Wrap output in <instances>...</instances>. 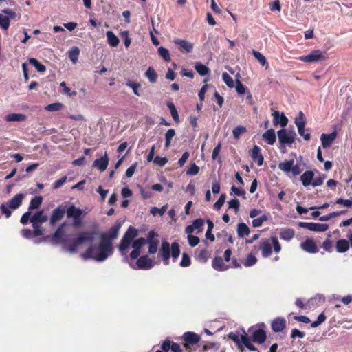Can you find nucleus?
Returning <instances> with one entry per match:
<instances>
[{"label": "nucleus", "instance_id": "f257e3e1", "mask_svg": "<svg viewBox=\"0 0 352 352\" xmlns=\"http://www.w3.org/2000/svg\"><path fill=\"white\" fill-rule=\"evenodd\" d=\"M266 328L267 326L264 322H259L248 329V333L250 336L248 335L244 329H243V334L241 335V337L234 332L229 333L228 336L236 344L240 352L244 351V347L250 351L259 352L258 349L252 342L259 344H263L267 339Z\"/></svg>", "mask_w": 352, "mask_h": 352}, {"label": "nucleus", "instance_id": "f03ea898", "mask_svg": "<svg viewBox=\"0 0 352 352\" xmlns=\"http://www.w3.org/2000/svg\"><path fill=\"white\" fill-rule=\"evenodd\" d=\"M138 235V230L135 228L130 226L124 235L123 236L119 245V251L122 255H125L127 250L131 245L133 250L130 253V258L133 260L138 258L140 254V249L147 243V238H139L133 241V239Z\"/></svg>", "mask_w": 352, "mask_h": 352}, {"label": "nucleus", "instance_id": "7ed1b4c3", "mask_svg": "<svg viewBox=\"0 0 352 352\" xmlns=\"http://www.w3.org/2000/svg\"><path fill=\"white\" fill-rule=\"evenodd\" d=\"M113 254V244L107 239H101L98 245H90L83 253L84 258H91L96 262L105 261Z\"/></svg>", "mask_w": 352, "mask_h": 352}, {"label": "nucleus", "instance_id": "20e7f679", "mask_svg": "<svg viewBox=\"0 0 352 352\" xmlns=\"http://www.w3.org/2000/svg\"><path fill=\"white\" fill-rule=\"evenodd\" d=\"M179 254V245L177 241H174L170 245L167 241H163L159 249L157 256L168 264L170 258H172V261L175 263Z\"/></svg>", "mask_w": 352, "mask_h": 352}, {"label": "nucleus", "instance_id": "39448f33", "mask_svg": "<svg viewBox=\"0 0 352 352\" xmlns=\"http://www.w3.org/2000/svg\"><path fill=\"white\" fill-rule=\"evenodd\" d=\"M94 238V233L93 232H82L78 235L76 239L71 242L65 240H62V241L65 243V246L67 247L69 252H75L82 243L91 242Z\"/></svg>", "mask_w": 352, "mask_h": 352}, {"label": "nucleus", "instance_id": "423d86ee", "mask_svg": "<svg viewBox=\"0 0 352 352\" xmlns=\"http://www.w3.org/2000/svg\"><path fill=\"white\" fill-rule=\"evenodd\" d=\"M25 198V195L23 193H18L14 195L11 199H10L6 203H3L0 206L1 212L6 215V218H9L11 214L12 210H16L20 207L21 205L23 199Z\"/></svg>", "mask_w": 352, "mask_h": 352}, {"label": "nucleus", "instance_id": "0eeeda50", "mask_svg": "<svg viewBox=\"0 0 352 352\" xmlns=\"http://www.w3.org/2000/svg\"><path fill=\"white\" fill-rule=\"evenodd\" d=\"M181 340L183 341L184 347L187 352H193L195 349L192 346L200 342L201 336L195 332L186 331L182 335Z\"/></svg>", "mask_w": 352, "mask_h": 352}, {"label": "nucleus", "instance_id": "6e6552de", "mask_svg": "<svg viewBox=\"0 0 352 352\" xmlns=\"http://www.w3.org/2000/svg\"><path fill=\"white\" fill-rule=\"evenodd\" d=\"M277 135L281 146L294 143L296 136V133L293 128L291 129H280L277 132Z\"/></svg>", "mask_w": 352, "mask_h": 352}, {"label": "nucleus", "instance_id": "1a4fd4ad", "mask_svg": "<svg viewBox=\"0 0 352 352\" xmlns=\"http://www.w3.org/2000/svg\"><path fill=\"white\" fill-rule=\"evenodd\" d=\"M327 58V54L325 52H322L319 50L312 51L310 54L306 56L299 57L301 61L307 63H316L324 60Z\"/></svg>", "mask_w": 352, "mask_h": 352}, {"label": "nucleus", "instance_id": "9d476101", "mask_svg": "<svg viewBox=\"0 0 352 352\" xmlns=\"http://www.w3.org/2000/svg\"><path fill=\"white\" fill-rule=\"evenodd\" d=\"M158 236L153 230H151L147 235V243L148 245V252L149 254H154L157 252L159 240L155 239Z\"/></svg>", "mask_w": 352, "mask_h": 352}, {"label": "nucleus", "instance_id": "9b49d317", "mask_svg": "<svg viewBox=\"0 0 352 352\" xmlns=\"http://www.w3.org/2000/svg\"><path fill=\"white\" fill-rule=\"evenodd\" d=\"M298 226L300 228L314 232H324L329 228V226L327 224L311 222H300Z\"/></svg>", "mask_w": 352, "mask_h": 352}, {"label": "nucleus", "instance_id": "f8f14e48", "mask_svg": "<svg viewBox=\"0 0 352 352\" xmlns=\"http://www.w3.org/2000/svg\"><path fill=\"white\" fill-rule=\"evenodd\" d=\"M174 43L178 46L179 50L190 53L192 51L194 45L185 39L176 38L174 40Z\"/></svg>", "mask_w": 352, "mask_h": 352}, {"label": "nucleus", "instance_id": "ddd939ff", "mask_svg": "<svg viewBox=\"0 0 352 352\" xmlns=\"http://www.w3.org/2000/svg\"><path fill=\"white\" fill-rule=\"evenodd\" d=\"M109 161L107 153L105 152L103 156L94 162L93 167L98 168L100 172H104L108 166Z\"/></svg>", "mask_w": 352, "mask_h": 352}, {"label": "nucleus", "instance_id": "4468645a", "mask_svg": "<svg viewBox=\"0 0 352 352\" xmlns=\"http://www.w3.org/2000/svg\"><path fill=\"white\" fill-rule=\"evenodd\" d=\"M300 248L305 252L311 254L318 252V246L316 245L314 240L312 239H307L304 242L301 243Z\"/></svg>", "mask_w": 352, "mask_h": 352}, {"label": "nucleus", "instance_id": "2eb2a0df", "mask_svg": "<svg viewBox=\"0 0 352 352\" xmlns=\"http://www.w3.org/2000/svg\"><path fill=\"white\" fill-rule=\"evenodd\" d=\"M271 327L274 332H280L286 328V320L283 317H277L272 321Z\"/></svg>", "mask_w": 352, "mask_h": 352}, {"label": "nucleus", "instance_id": "dca6fc26", "mask_svg": "<svg viewBox=\"0 0 352 352\" xmlns=\"http://www.w3.org/2000/svg\"><path fill=\"white\" fill-rule=\"evenodd\" d=\"M120 228L121 224L117 223L116 226L111 227L107 233L102 234V239H107L110 243H112V241L118 237Z\"/></svg>", "mask_w": 352, "mask_h": 352}, {"label": "nucleus", "instance_id": "f3484780", "mask_svg": "<svg viewBox=\"0 0 352 352\" xmlns=\"http://www.w3.org/2000/svg\"><path fill=\"white\" fill-rule=\"evenodd\" d=\"M273 116V124L275 126L280 125L282 127H285L288 123V119L283 113L280 114L278 111H274L272 113Z\"/></svg>", "mask_w": 352, "mask_h": 352}, {"label": "nucleus", "instance_id": "a211bd4d", "mask_svg": "<svg viewBox=\"0 0 352 352\" xmlns=\"http://www.w3.org/2000/svg\"><path fill=\"white\" fill-rule=\"evenodd\" d=\"M65 213V209L60 206L54 209L50 219V224L54 226L57 221H60Z\"/></svg>", "mask_w": 352, "mask_h": 352}, {"label": "nucleus", "instance_id": "6ab92c4d", "mask_svg": "<svg viewBox=\"0 0 352 352\" xmlns=\"http://www.w3.org/2000/svg\"><path fill=\"white\" fill-rule=\"evenodd\" d=\"M250 155L252 160L256 162L259 166L263 165L264 158L261 153V148L258 146L255 145L253 147Z\"/></svg>", "mask_w": 352, "mask_h": 352}, {"label": "nucleus", "instance_id": "aec40b11", "mask_svg": "<svg viewBox=\"0 0 352 352\" xmlns=\"http://www.w3.org/2000/svg\"><path fill=\"white\" fill-rule=\"evenodd\" d=\"M337 134L336 132H332L330 134L322 133L320 137V140L322 142V145L323 148L329 147L333 142L336 138Z\"/></svg>", "mask_w": 352, "mask_h": 352}, {"label": "nucleus", "instance_id": "412c9836", "mask_svg": "<svg viewBox=\"0 0 352 352\" xmlns=\"http://www.w3.org/2000/svg\"><path fill=\"white\" fill-rule=\"evenodd\" d=\"M47 219H48V217H47V215L44 214V211L39 210L32 216V217L30 219V222L31 223L37 222L38 223H43L46 222L47 221Z\"/></svg>", "mask_w": 352, "mask_h": 352}, {"label": "nucleus", "instance_id": "4be33fe9", "mask_svg": "<svg viewBox=\"0 0 352 352\" xmlns=\"http://www.w3.org/2000/svg\"><path fill=\"white\" fill-rule=\"evenodd\" d=\"M314 173L313 171L307 170L301 176L300 180L304 186L311 185L314 179Z\"/></svg>", "mask_w": 352, "mask_h": 352}, {"label": "nucleus", "instance_id": "5701e85b", "mask_svg": "<svg viewBox=\"0 0 352 352\" xmlns=\"http://www.w3.org/2000/svg\"><path fill=\"white\" fill-rule=\"evenodd\" d=\"M263 138L270 145H273L276 140L275 131L274 129H268L263 134Z\"/></svg>", "mask_w": 352, "mask_h": 352}, {"label": "nucleus", "instance_id": "b1692460", "mask_svg": "<svg viewBox=\"0 0 352 352\" xmlns=\"http://www.w3.org/2000/svg\"><path fill=\"white\" fill-rule=\"evenodd\" d=\"M26 118V116L23 113H10L5 117V120L6 122H24Z\"/></svg>", "mask_w": 352, "mask_h": 352}, {"label": "nucleus", "instance_id": "393cba45", "mask_svg": "<svg viewBox=\"0 0 352 352\" xmlns=\"http://www.w3.org/2000/svg\"><path fill=\"white\" fill-rule=\"evenodd\" d=\"M260 249L264 257L269 256L272 252V243L265 240L261 243Z\"/></svg>", "mask_w": 352, "mask_h": 352}, {"label": "nucleus", "instance_id": "a878e982", "mask_svg": "<svg viewBox=\"0 0 352 352\" xmlns=\"http://www.w3.org/2000/svg\"><path fill=\"white\" fill-rule=\"evenodd\" d=\"M65 212H67V215L69 218L80 217L83 212L81 209L75 207L74 205L69 207Z\"/></svg>", "mask_w": 352, "mask_h": 352}, {"label": "nucleus", "instance_id": "bb28decb", "mask_svg": "<svg viewBox=\"0 0 352 352\" xmlns=\"http://www.w3.org/2000/svg\"><path fill=\"white\" fill-rule=\"evenodd\" d=\"M294 230L290 228H283L280 232V237L281 239L289 241L294 236Z\"/></svg>", "mask_w": 352, "mask_h": 352}, {"label": "nucleus", "instance_id": "cd10ccee", "mask_svg": "<svg viewBox=\"0 0 352 352\" xmlns=\"http://www.w3.org/2000/svg\"><path fill=\"white\" fill-rule=\"evenodd\" d=\"M196 257L199 262L206 263L210 257L209 251L206 249L197 250L196 252Z\"/></svg>", "mask_w": 352, "mask_h": 352}, {"label": "nucleus", "instance_id": "c85d7f7f", "mask_svg": "<svg viewBox=\"0 0 352 352\" xmlns=\"http://www.w3.org/2000/svg\"><path fill=\"white\" fill-rule=\"evenodd\" d=\"M106 34L108 43L112 47L118 46L120 42L118 37L112 31H107Z\"/></svg>", "mask_w": 352, "mask_h": 352}, {"label": "nucleus", "instance_id": "c756f323", "mask_svg": "<svg viewBox=\"0 0 352 352\" xmlns=\"http://www.w3.org/2000/svg\"><path fill=\"white\" fill-rule=\"evenodd\" d=\"M349 248V241L346 239H340L336 243V250L338 252H345Z\"/></svg>", "mask_w": 352, "mask_h": 352}, {"label": "nucleus", "instance_id": "7c9ffc66", "mask_svg": "<svg viewBox=\"0 0 352 352\" xmlns=\"http://www.w3.org/2000/svg\"><path fill=\"white\" fill-rule=\"evenodd\" d=\"M237 234L240 237H244L249 235L250 229L248 226L244 223H240L238 224Z\"/></svg>", "mask_w": 352, "mask_h": 352}, {"label": "nucleus", "instance_id": "2f4dec72", "mask_svg": "<svg viewBox=\"0 0 352 352\" xmlns=\"http://www.w3.org/2000/svg\"><path fill=\"white\" fill-rule=\"evenodd\" d=\"M43 197L41 196H36L30 201L28 210L31 211L32 210L38 208L41 205Z\"/></svg>", "mask_w": 352, "mask_h": 352}, {"label": "nucleus", "instance_id": "473e14b6", "mask_svg": "<svg viewBox=\"0 0 352 352\" xmlns=\"http://www.w3.org/2000/svg\"><path fill=\"white\" fill-rule=\"evenodd\" d=\"M195 68L197 72L200 76H202L207 75L210 72V69L208 67H206L205 65H204L199 62H197L195 63Z\"/></svg>", "mask_w": 352, "mask_h": 352}, {"label": "nucleus", "instance_id": "72a5a7b5", "mask_svg": "<svg viewBox=\"0 0 352 352\" xmlns=\"http://www.w3.org/2000/svg\"><path fill=\"white\" fill-rule=\"evenodd\" d=\"M294 164V160H289V161H285V162L280 163L278 165V168L281 170H283L285 173H289L292 170Z\"/></svg>", "mask_w": 352, "mask_h": 352}, {"label": "nucleus", "instance_id": "f704fd0d", "mask_svg": "<svg viewBox=\"0 0 352 352\" xmlns=\"http://www.w3.org/2000/svg\"><path fill=\"white\" fill-rule=\"evenodd\" d=\"M80 54V50L77 47H73L68 52V57L73 63H76L78 60Z\"/></svg>", "mask_w": 352, "mask_h": 352}, {"label": "nucleus", "instance_id": "c9c22d12", "mask_svg": "<svg viewBox=\"0 0 352 352\" xmlns=\"http://www.w3.org/2000/svg\"><path fill=\"white\" fill-rule=\"evenodd\" d=\"M29 62L39 72H43L46 70L45 66L44 65L41 64L37 59H36L34 58H30Z\"/></svg>", "mask_w": 352, "mask_h": 352}, {"label": "nucleus", "instance_id": "e433bc0d", "mask_svg": "<svg viewBox=\"0 0 352 352\" xmlns=\"http://www.w3.org/2000/svg\"><path fill=\"white\" fill-rule=\"evenodd\" d=\"M145 76L148 78L149 81L152 83L155 82L157 79V74L153 68L149 67L145 72Z\"/></svg>", "mask_w": 352, "mask_h": 352}, {"label": "nucleus", "instance_id": "4c0bfd02", "mask_svg": "<svg viewBox=\"0 0 352 352\" xmlns=\"http://www.w3.org/2000/svg\"><path fill=\"white\" fill-rule=\"evenodd\" d=\"M159 55L166 61L170 60V56L168 49L164 47H160L157 50Z\"/></svg>", "mask_w": 352, "mask_h": 352}, {"label": "nucleus", "instance_id": "58836bf2", "mask_svg": "<svg viewBox=\"0 0 352 352\" xmlns=\"http://www.w3.org/2000/svg\"><path fill=\"white\" fill-rule=\"evenodd\" d=\"M175 135V129H170L165 133V146L169 147L173 138Z\"/></svg>", "mask_w": 352, "mask_h": 352}, {"label": "nucleus", "instance_id": "ea45409f", "mask_svg": "<svg viewBox=\"0 0 352 352\" xmlns=\"http://www.w3.org/2000/svg\"><path fill=\"white\" fill-rule=\"evenodd\" d=\"M10 23L9 16L0 13V27L3 30H8Z\"/></svg>", "mask_w": 352, "mask_h": 352}, {"label": "nucleus", "instance_id": "a19ab883", "mask_svg": "<svg viewBox=\"0 0 352 352\" xmlns=\"http://www.w3.org/2000/svg\"><path fill=\"white\" fill-rule=\"evenodd\" d=\"M222 78L226 85L230 87L233 88L234 87V83L232 78L226 72H223L222 74Z\"/></svg>", "mask_w": 352, "mask_h": 352}, {"label": "nucleus", "instance_id": "79ce46f5", "mask_svg": "<svg viewBox=\"0 0 352 352\" xmlns=\"http://www.w3.org/2000/svg\"><path fill=\"white\" fill-rule=\"evenodd\" d=\"M295 124L298 129H302V127L305 126V121L304 114L302 111L299 113V117L295 120Z\"/></svg>", "mask_w": 352, "mask_h": 352}, {"label": "nucleus", "instance_id": "37998d69", "mask_svg": "<svg viewBox=\"0 0 352 352\" xmlns=\"http://www.w3.org/2000/svg\"><path fill=\"white\" fill-rule=\"evenodd\" d=\"M252 54L262 66H264L267 63L266 58L261 52L253 50Z\"/></svg>", "mask_w": 352, "mask_h": 352}, {"label": "nucleus", "instance_id": "c03bdc74", "mask_svg": "<svg viewBox=\"0 0 352 352\" xmlns=\"http://www.w3.org/2000/svg\"><path fill=\"white\" fill-rule=\"evenodd\" d=\"M247 131L246 128L245 126H237L234 128L232 131L233 136L235 139H239L240 136L245 133Z\"/></svg>", "mask_w": 352, "mask_h": 352}, {"label": "nucleus", "instance_id": "a18cd8bd", "mask_svg": "<svg viewBox=\"0 0 352 352\" xmlns=\"http://www.w3.org/2000/svg\"><path fill=\"white\" fill-rule=\"evenodd\" d=\"M126 85L133 89V91L135 95H136L138 96H140V93L139 91V88L140 87V83L133 82V81H129L126 82Z\"/></svg>", "mask_w": 352, "mask_h": 352}, {"label": "nucleus", "instance_id": "49530a36", "mask_svg": "<svg viewBox=\"0 0 352 352\" xmlns=\"http://www.w3.org/2000/svg\"><path fill=\"white\" fill-rule=\"evenodd\" d=\"M32 227L34 228V236H39L43 234V230L41 228V223L37 222L32 223Z\"/></svg>", "mask_w": 352, "mask_h": 352}, {"label": "nucleus", "instance_id": "de8ad7c7", "mask_svg": "<svg viewBox=\"0 0 352 352\" xmlns=\"http://www.w3.org/2000/svg\"><path fill=\"white\" fill-rule=\"evenodd\" d=\"M167 210V205L163 206L161 208H157V207H153L151 209V213L155 216L156 214H160V216L164 215Z\"/></svg>", "mask_w": 352, "mask_h": 352}, {"label": "nucleus", "instance_id": "09e8293b", "mask_svg": "<svg viewBox=\"0 0 352 352\" xmlns=\"http://www.w3.org/2000/svg\"><path fill=\"white\" fill-rule=\"evenodd\" d=\"M63 107V104L59 102L52 103L45 107V109L48 111H60Z\"/></svg>", "mask_w": 352, "mask_h": 352}, {"label": "nucleus", "instance_id": "8fccbe9b", "mask_svg": "<svg viewBox=\"0 0 352 352\" xmlns=\"http://www.w3.org/2000/svg\"><path fill=\"white\" fill-rule=\"evenodd\" d=\"M228 206L229 208L234 209L235 212L236 213L239 210L240 202L238 199L234 198L228 201Z\"/></svg>", "mask_w": 352, "mask_h": 352}, {"label": "nucleus", "instance_id": "3c124183", "mask_svg": "<svg viewBox=\"0 0 352 352\" xmlns=\"http://www.w3.org/2000/svg\"><path fill=\"white\" fill-rule=\"evenodd\" d=\"M226 195L225 194H221L220 197L219 198V199L215 202V204H214V208L215 210H220L221 208L223 206V205L225 203V201H226Z\"/></svg>", "mask_w": 352, "mask_h": 352}, {"label": "nucleus", "instance_id": "603ef678", "mask_svg": "<svg viewBox=\"0 0 352 352\" xmlns=\"http://www.w3.org/2000/svg\"><path fill=\"white\" fill-rule=\"evenodd\" d=\"M199 171V167L195 163L192 164L186 171L188 175H196Z\"/></svg>", "mask_w": 352, "mask_h": 352}, {"label": "nucleus", "instance_id": "864d4df0", "mask_svg": "<svg viewBox=\"0 0 352 352\" xmlns=\"http://www.w3.org/2000/svg\"><path fill=\"white\" fill-rule=\"evenodd\" d=\"M171 341L169 338H167L161 344V349L163 352H168L170 350Z\"/></svg>", "mask_w": 352, "mask_h": 352}, {"label": "nucleus", "instance_id": "5fc2aeb1", "mask_svg": "<svg viewBox=\"0 0 352 352\" xmlns=\"http://www.w3.org/2000/svg\"><path fill=\"white\" fill-rule=\"evenodd\" d=\"M267 220V217L265 215H263L257 219H254L252 221V226L254 228H258L262 226L263 223Z\"/></svg>", "mask_w": 352, "mask_h": 352}, {"label": "nucleus", "instance_id": "6e6d98bb", "mask_svg": "<svg viewBox=\"0 0 352 352\" xmlns=\"http://www.w3.org/2000/svg\"><path fill=\"white\" fill-rule=\"evenodd\" d=\"M207 223H208V230L206 233V237L207 239H210V241H213L214 240V236L211 235V237H210L209 234H210V232L212 231V230L214 227V224H213L212 221L210 220H207Z\"/></svg>", "mask_w": 352, "mask_h": 352}, {"label": "nucleus", "instance_id": "4d7b16f0", "mask_svg": "<svg viewBox=\"0 0 352 352\" xmlns=\"http://www.w3.org/2000/svg\"><path fill=\"white\" fill-rule=\"evenodd\" d=\"M153 162L156 165L164 166L168 162V159L166 157L157 156L154 158Z\"/></svg>", "mask_w": 352, "mask_h": 352}, {"label": "nucleus", "instance_id": "13d9d810", "mask_svg": "<svg viewBox=\"0 0 352 352\" xmlns=\"http://www.w3.org/2000/svg\"><path fill=\"white\" fill-rule=\"evenodd\" d=\"M63 226H64V224H62L56 230V232H54V234L53 235L54 239H55L56 241H60V239H62V236H63Z\"/></svg>", "mask_w": 352, "mask_h": 352}, {"label": "nucleus", "instance_id": "bf43d9fd", "mask_svg": "<svg viewBox=\"0 0 352 352\" xmlns=\"http://www.w3.org/2000/svg\"><path fill=\"white\" fill-rule=\"evenodd\" d=\"M187 238H188V241L190 245L192 247L196 246L199 242V237H197L196 236H194L192 234H188Z\"/></svg>", "mask_w": 352, "mask_h": 352}, {"label": "nucleus", "instance_id": "052dcab7", "mask_svg": "<svg viewBox=\"0 0 352 352\" xmlns=\"http://www.w3.org/2000/svg\"><path fill=\"white\" fill-rule=\"evenodd\" d=\"M336 203L337 204L343 205L345 207L351 208L352 207V198L351 199H343L342 198H339L336 200Z\"/></svg>", "mask_w": 352, "mask_h": 352}, {"label": "nucleus", "instance_id": "680f3d73", "mask_svg": "<svg viewBox=\"0 0 352 352\" xmlns=\"http://www.w3.org/2000/svg\"><path fill=\"white\" fill-rule=\"evenodd\" d=\"M31 217H32V212H31V211L28 210V212H25L22 215L20 221L22 224L25 225L28 223L29 221H30Z\"/></svg>", "mask_w": 352, "mask_h": 352}, {"label": "nucleus", "instance_id": "e2e57ef3", "mask_svg": "<svg viewBox=\"0 0 352 352\" xmlns=\"http://www.w3.org/2000/svg\"><path fill=\"white\" fill-rule=\"evenodd\" d=\"M305 336V333L303 331H300L297 329H293L291 332V338L294 339L296 337L302 338Z\"/></svg>", "mask_w": 352, "mask_h": 352}, {"label": "nucleus", "instance_id": "0e129e2a", "mask_svg": "<svg viewBox=\"0 0 352 352\" xmlns=\"http://www.w3.org/2000/svg\"><path fill=\"white\" fill-rule=\"evenodd\" d=\"M236 91L239 94H243L245 93L246 88L245 87L241 82L239 80H236Z\"/></svg>", "mask_w": 352, "mask_h": 352}, {"label": "nucleus", "instance_id": "69168bd1", "mask_svg": "<svg viewBox=\"0 0 352 352\" xmlns=\"http://www.w3.org/2000/svg\"><path fill=\"white\" fill-rule=\"evenodd\" d=\"M67 179V177L64 176L62 177L60 179H58L57 181H56L54 184V189H58L60 187H61L66 182Z\"/></svg>", "mask_w": 352, "mask_h": 352}, {"label": "nucleus", "instance_id": "338daca9", "mask_svg": "<svg viewBox=\"0 0 352 352\" xmlns=\"http://www.w3.org/2000/svg\"><path fill=\"white\" fill-rule=\"evenodd\" d=\"M324 177H314L311 184V186L314 187L320 186L324 182Z\"/></svg>", "mask_w": 352, "mask_h": 352}, {"label": "nucleus", "instance_id": "774afa93", "mask_svg": "<svg viewBox=\"0 0 352 352\" xmlns=\"http://www.w3.org/2000/svg\"><path fill=\"white\" fill-rule=\"evenodd\" d=\"M270 8L272 11H280V4L279 0L274 1L270 4Z\"/></svg>", "mask_w": 352, "mask_h": 352}]
</instances>
